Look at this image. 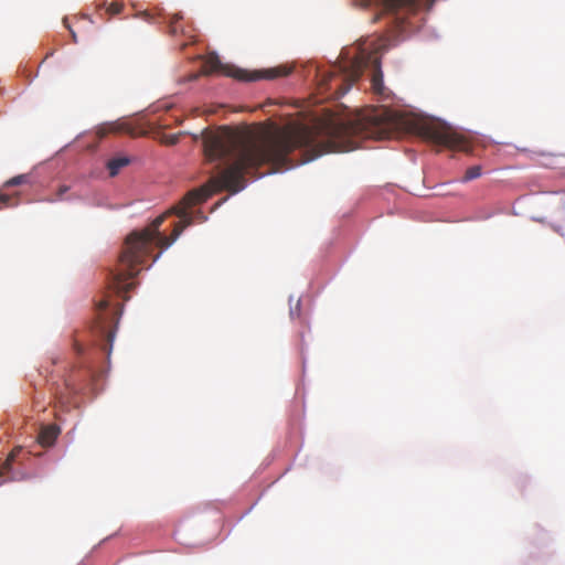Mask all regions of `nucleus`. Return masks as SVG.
<instances>
[{
  "label": "nucleus",
  "mask_w": 565,
  "mask_h": 565,
  "mask_svg": "<svg viewBox=\"0 0 565 565\" xmlns=\"http://www.w3.org/2000/svg\"><path fill=\"white\" fill-rule=\"evenodd\" d=\"M364 139V118L350 120H329L316 127H299L285 130L274 137L256 141L247 134L223 127L203 136L204 154L209 161H222L226 167L209 182L189 191L173 209L181 220L173 224L170 236L160 231L167 214L157 216L149 225L143 226V264L152 248L158 253L152 257L156 262L162 252L171 246L185 227L192 224L188 213L191 206L206 201L213 193L226 190L238 193L246 186L245 175L256 171L260 166L269 163L276 169L289 166L288 154L296 149L305 150L302 162L311 161L324 153L347 152L356 149Z\"/></svg>",
  "instance_id": "f257e3e1"
},
{
  "label": "nucleus",
  "mask_w": 565,
  "mask_h": 565,
  "mask_svg": "<svg viewBox=\"0 0 565 565\" xmlns=\"http://www.w3.org/2000/svg\"><path fill=\"white\" fill-rule=\"evenodd\" d=\"M436 0H359L356 3L361 9H374L375 13L371 22L385 19L387 20L386 33L364 43L358 56L353 57L345 71L350 83L356 82L363 73V70L370 64L374 65L372 75V88L377 94H383V74L380 70V60L377 54L384 53L391 46L395 45L398 38L413 31L411 17L420 8L430 10Z\"/></svg>",
  "instance_id": "f03ea898"
},
{
  "label": "nucleus",
  "mask_w": 565,
  "mask_h": 565,
  "mask_svg": "<svg viewBox=\"0 0 565 565\" xmlns=\"http://www.w3.org/2000/svg\"><path fill=\"white\" fill-rule=\"evenodd\" d=\"M141 264V232L134 231L127 238L119 257L116 273L109 281V290L122 300L129 299V292L139 284Z\"/></svg>",
  "instance_id": "7ed1b4c3"
},
{
  "label": "nucleus",
  "mask_w": 565,
  "mask_h": 565,
  "mask_svg": "<svg viewBox=\"0 0 565 565\" xmlns=\"http://www.w3.org/2000/svg\"><path fill=\"white\" fill-rule=\"evenodd\" d=\"M119 317V303L113 300L111 296L107 295L97 302L96 319L92 327V333L95 344L106 352L107 356L111 352Z\"/></svg>",
  "instance_id": "20e7f679"
},
{
  "label": "nucleus",
  "mask_w": 565,
  "mask_h": 565,
  "mask_svg": "<svg viewBox=\"0 0 565 565\" xmlns=\"http://www.w3.org/2000/svg\"><path fill=\"white\" fill-rule=\"evenodd\" d=\"M420 135L437 145L445 146L452 150H469L468 140L452 127L440 121L423 124L420 126Z\"/></svg>",
  "instance_id": "39448f33"
},
{
  "label": "nucleus",
  "mask_w": 565,
  "mask_h": 565,
  "mask_svg": "<svg viewBox=\"0 0 565 565\" xmlns=\"http://www.w3.org/2000/svg\"><path fill=\"white\" fill-rule=\"evenodd\" d=\"M291 73V68L285 65L267 68L260 72H248L245 70H235L226 72L227 75L242 82H255L258 79H275L287 76Z\"/></svg>",
  "instance_id": "423d86ee"
},
{
  "label": "nucleus",
  "mask_w": 565,
  "mask_h": 565,
  "mask_svg": "<svg viewBox=\"0 0 565 565\" xmlns=\"http://www.w3.org/2000/svg\"><path fill=\"white\" fill-rule=\"evenodd\" d=\"M96 137L100 140L109 134H126L132 137L141 135V128L131 119H121L99 125L95 130Z\"/></svg>",
  "instance_id": "0eeeda50"
},
{
  "label": "nucleus",
  "mask_w": 565,
  "mask_h": 565,
  "mask_svg": "<svg viewBox=\"0 0 565 565\" xmlns=\"http://www.w3.org/2000/svg\"><path fill=\"white\" fill-rule=\"evenodd\" d=\"M21 452V447L13 448L6 460L0 465V484L7 481H22L30 478L26 472L15 467V465L19 463L18 459Z\"/></svg>",
  "instance_id": "6e6552de"
},
{
  "label": "nucleus",
  "mask_w": 565,
  "mask_h": 565,
  "mask_svg": "<svg viewBox=\"0 0 565 565\" xmlns=\"http://www.w3.org/2000/svg\"><path fill=\"white\" fill-rule=\"evenodd\" d=\"M169 32L173 36L182 34L185 38V40L180 43L181 49H184L186 45L194 42L195 35L192 33L193 30L190 26H184L182 17L179 14H174L171 18L169 23Z\"/></svg>",
  "instance_id": "1a4fd4ad"
},
{
  "label": "nucleus",
  "mask_w": 565,
  "mask_h": 565,
  "mask_svg": "<svg viewBox=\"0 0 565 565\" xmlns=\"http://www.w3.org/2000/svg\"><path fill=\"white\" fill-rule=\"evenodd\" d=\"M58 434H60V429L57 426H55V425L44 426L39 433L38 440L42 446L49 447L54 444Z\"/></svg>",
  "instance_id": "9d476101"
},
{
  "label": "nucleus",
  "mask_w": 565,
  "mask_h": 565,
  "mask_svg": "<svg viewBox=\"0 0 565 565\" xmlns=\"http://www.w3.org/2000/svg\"><path fill=\"white\" fill-rule=\"evenodd\" d=\"M225 67H223L220 58L215 54L209 55L202 65V72L204 74H213L217 72H223Z\"/></svg>",
  "instance_id": "9b49d317"
},
{
  "label": "nucleus",
  "mask_w": 565,
  "mask_h": 565,
  "mask_svg": "<svg viewBox=\"0 0 565 565\" xmlns=\"http://www.w3.org/2000/svg\"><path fill=\"white\" fill-rule=\"evenodd\" d=\"M129 163V159L127 157L114 158L107 162V169L109 171L110 177H115L118 174L119 170L126 167Z\"/></svg>",
  "instance_id": "f8f14e48"
},
{
  "label": "nucleus",
  "mask_w": 565,
  "mask_h": 565,
  "mask_svg": "<svg viewBox=\"0 0 565 565\" xmlns=\"http://www.w3.org/2000/svg\"><path fill=\"white\" fill-rule=\"evenodd\" d=\"M18 196H19V193L9 195V194L2 193L0 191V210H2L4 207L17 206L19 204Z\"/></svg>",
  "instance_id": "ddd939ff"
},
{
  "label": "nucleus",
  "mask_w": 565,
  "mask_h": 565,
  "mask_svg": "<svg viewBox=\"0 0 565 565\" xmlns=\"http://www.w3.org/2000/svg\"><path fill=\"white\" fill-rule=\"evenodd\" d=\"M29 182H30V177L28 174H20V175H15V177L9 179L8 181H6L3 184V188L17 186V185H21V184H26Z\"/></svg>",
  "instance_id": "4468645a"
},
{
  "label": "nucleus",
  "mask_w": 565,
  "mask_h": 565,
  "mask_svg": "<svg viewBox=\"0 0 565 565\" xmlns=\"http://www.w3.org/2000/svg\"><path fill=\"white\" fill-rule=\"evenodd\" d=\"M480 175H481V167L472 166L466 170L465 175L462 177V181L468 182V181L479 178Z\"/></svg>",
  "instance_id": "2eb2a0df"
},
{
  "label": "nucleus",
  "mask_w": 565,
  "mask_h": 565,
  "mask_svg": "<svg viewBox=\"0 0 565 565\" xmlns=\"http://www.w3.org/2000/svg\"><path fill=\"white\" fill-rule=\"evenodd\" d=\"M124 9L122 3L120 2H111L106 7V12L108 15L114 17L119 14Z\"/></svg>",
  "instance_id": "dca6fc26"
},
{
  "label": "nucleus",
  "mask_w": 565,
  "mask_h": 565,
  "mask_svg": "<svg viewBox=\"0 0 565 565\" xmlns=\"http://www.w3.org/2000/svg\"><path fill=\"white\" fill-rule=\"evenodd\" d=\"M63 23L64 25L70 30L71 34H72V38H73V41L76 43L77 42V36H76V33L71 29V26L67 24V19L65 18L63 20Z\"/></svg>",
  "instance_id": "f3484780"
},
{
  "label": "nucleus",
  "mask_w": 565,
  "mask_h": 565,
  "mask_svg": "<svg viewBox=\"0 0 565 565\" xmlns=\"http://www.w3.org/2000/svg\"><path fill=\"white\" fill-rule=\"evenodd\" d=\"M299 310H300V300H297L296 308L290 309V316L291 317H294L295 315L299 316Z\"/></svg>",
  "instance_id": "a211bd4d"
},
{
  "label": "nucleus",
  "mask_w": 565,
  "mask_h": 565,
  "mask_svg": "<svg viewBox=\"0 0 565 565\" xmlns=\"http://www.w3.org/2000/svg\"><path fill=\"white\" fill-rule=\"evenodd\" d=\"M68 190L67 186H61L60 188V191H58V195L61 196L64 192H66Z\"/></svg>",
  "instance_id": "6ab92c4d"
},
{
  "label": "nucleus",
  "mask_w": 565,
  "mask_h": 565,
  "mask_svg": "<svg viewBox=\"0 0 565 565\" xmlns=\"http://www.w3.org/2000/svg\"><path fill=\"white\" fill-rule=\"evenodd\" d=\"M178 141V137L177 136H172L170 139H169V143L173 145Z\"/></svg>",
  "instance_id": "aec40b11"
},
{
  "label": "nucleus",
  "mask_w": 565,
  "mask_h": 565,
  "mask_svg": "<svg viewBox=\"0 0 565 565\" xmlns=\"http://www.w3.org/2000/svg\"><path fill=\"white\" fill-rule=\"evenodd\" d=\"M74 345H75V350H76L78 353H81V352H82V350H83V349H82V347H81L78 343H75Z\"/></svg>",
  "instance_id": "412c9836"
},
{
  "label": "nucleus",
  "mask_w": 565,
  "mask_h": 565,
  "mask_svg": "<svg viewBox=\"0 0 565 565\" xmlns=\"http://www.w3.org/2000/svg\"><path fill=\"white\" fill-rule=\"evenodd\" d=\"M142 15H143V20H146L150 17L149 13L147 12V10H143Z\"/></svg>",
  "instance_id": "4be33fe9"
}]
</instances>
